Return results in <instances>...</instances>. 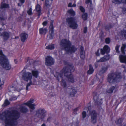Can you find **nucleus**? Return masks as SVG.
Listing matches in <instances>:
<instances>
[{"label": "nucleus", "instance_id": "1", "mask_svg": "<svg viewBox=\"0 0 126 126\" xmlns=\"http://www.w3.org/2000/svg\"><path fill=\"white\" fill-rule=\"evenodd\" d=\"M19 116V113L16 110L5 111L2 114L1 119L5 121L6 126H14L17 124V120Z\"/></svg>", "mask_w": 126, "mask_h": 126}, {"label": "nucleus", "instance_id": "2", "mask_svg": "<svg viewBox=\"0 0 126 126\" xmlns=\"http://www.w3.org/2000/svg\"><path fill=\"white\" fill-rule=\"evenodd\" d=\"M74 69V67L71 66L64 67L59 73V75L60 77L62 79L63 76L66 77L68 81L74 82L75 81L74 76L71 73L73 71Z\"/></svg>", "mask_w": 126, "mask_h": 126}, {"label": "nucleus", "instance_id": "3", "mask_svg": "<svg viewBox=\"0 0 126 126\" xmlns=\"http://www.w3.org/2000/svg\"><path fill=\"white\" fill-rule=\"evenodd\" d=\"M32 74L29 72H24L22 75V78L25 81H30L29 83H28L26 86V89L27 90H28V87L31 85L34 84L36 82L35 81L32 82V75L35 78H37V77L38 74V72L37 71L33 70L32 72Z\"/></svg>", "mask_w": 126, "mask_h": 126}, {"label": "nucleus", "instance_id": "4", "mask_svg": "<svg viewBox=\"0 0 126 126\" xmlns=\"http://www.w3.org/2000/svg\"><path fill=\"white\" fill-rule=\"evenodd\" d=\"M70 42L66 39H63L61 42L60 45L61 47L64 49L68 53L75 52L77 49L74 46H71Z\"/></svg>", "mask_w": 126, "mask_h": 126}, {"label": "nucleus", "instance_id": "5", "mask_svg": "<svg viewBox=\"0 0 126 126\" xmlns=\"http://www.w3.org/2000/svg\"><path fill=\"white\" fill-rule=\"evenodd\" d=\"M121 78L120 73H113L108 75L107 80V81L110 83H114L119 81Z\"/></svg>", "mask_w": 126, "mask_h": 126}, {"label": "nucleus", "instance_id": "6", "mask_svg": "<svg viewBox=\"0 0 126 126\" xmlns=\"http://www.w3.org/2000/svg\"><path fill=\"white\" fill-rule=\"evenodd\" d=\"M0 63L1 66L7 70H9L11 68V65L9 64L8 60L5 56L3 55L2 50L0 51Z\"/></svg>", "mask_w": 126, "mask_h": 126}, {"label": "nucleus", "instance_id": "7", "mask_svg": "<svg viewBox=\"0 0 126 126\" xmlns=\"http://www.w3.org/2000/svg\"><path fill=\"white\" fill-rule=\"evenodd\" d=\"M66 22L67 26L73 29H76L78 27L77 21L74 17H70L67 18Z\"/></svg>", "mask_w": 126, "mask_h": 126}, {"label": "nucleus", "instance_id": "8", "mask_svg": "<svg viewBox=\"0 0 126 126\" xmlns=\"http://www.w3.org/2000/svg\"><path fill=\"white\" fill-rule=\"evenodd\" d=\"M88 112L90 114L91 116V122L93 124L95 123L96 122V118L97 117V114L95 110H93L91 111H90L91 107L90 104H88Z\"/></svg>", "mask_w": 126, "mask_h": 126}, {"label": "nucleus", "instance_id": "9", "mask_svg": "<svg viewBox=\"0 0 126 126\" xmlns=\"http://www.w3.org/2000/svg\"><path fill=\"white\" fill-rule=\"evenodd\" d=\"M46 111L44 109L40 108L37 110L35 115L40 119L42 120L46 116Z\"/></svg>", "mask_w": 126, "mask_h": 126}, {"label": "nucleus", "instance_id": "10", "mask_svg": "<svg viewBox=\"0 0 126 126\" xmlns=\"http://www.w3.org/2000/svg\"><path fill=\"white\" fill-rule=\"evenodd\" d=\"M93 98L95 102V105H99L102 104V99H99L98 95L96 93L94 92L93 93Z\"/></svg>", "mask_w": 126, "mask_h": 126}, {"label": "nucleus", "instance_id": "11", "mask_svg": "<svg viewBox=\"0 0 126 126\" xmlns=\"http://www.w3.org/2000/svg\"><path fill=\"white\" fill-rule=\"evenodd\" d=\"M54 62L53 59L50 56H48L46 59L45 63L46 65L51 66Z\"/></svg>", "mask_w": 126, "mask_h": 126}, {"label": "nucleus", "instance_id": "12", "mask_svg": "<svg viewBox=\"0 0 126 126\" xmlns=\"http://www.w3.org/2000/svg\"><path fill=\"white\" fill-rule=\"evenodd\" d=\"M33 99H31L27 103L24 104L28 106L31 109V112L32 111V110H34L35 109L34 107L35 106V105L34 104H32V103L33 102Z\"/></svg>", "mask_w": 126, "mask_h": 126}, {"label": "nucleus", "instance_id": "13", "mask_svg": "<svg viewBox=\"0 0 126 126\" xmlns=\"http://www.w3.org/2000/svg\"><path fill=\"white\" fill-rule=\"evenodd\" d=\"M59 73H57V76L56 77L57 79L58 80V81H60V79L61 80V85L63 87H65L66 86V81L63 79V77L62 79H61V78L59 75Z\"/></svg>", "mask_w": 126, "mask_h": 126}, {"label": "nucleus", "instance_id": "14", "mask_svg": "<svg viewBox=\"0 0 126 126\" xmlns=\"http://www.w3.org/2000/svg\"><path fill=\"white\" fill-rule=\"evenodd\" d=\"M110 50L109 47L107 45H105L103 48L101 49V54L102 55H104L105 53H108L109 52Z\"/></svg>", "mask_w": 126, "mask_h": 126}, {"label": "nucleus", "instance_id": "15", "mask_svg": "<svg viewBox=\"0 0 126 126\" xmlns=\"http://www.w3.org/2000/svg\"><path fill=\"white\" fill-rule=\"evenodd\" d=\"M110 58V56L109 55H107L104 56V57L101 58L99 60H97L96 62L100 63L105 62L108 60Z\"/></svg>", "mask_w": 126, "mask_h": 126}, {"label": "nucleus", "instance_id": "16", "mask_svg": "<svg viewBox=\"0 0 126 126\" xmlns=\"http://www.w3.org/2000/svg\"><path fill=\"white\" fill-rule=\"evenodd\" d=\"M53 21L51 20L50 22V25L49 27V33L51 37H52L53 35L54 30L53 23Z\"/></svg>", "mask_w": 126, "mask_h": 126}, {"label": "nucleus", "instance_id": "17", "mask_svg": "<svg viewBox=\"0 0 126 126\" xmlns=\"http://www.w3.org/2000/svg\"><path fill=\"white\" fill-rule=\"evenodd\" d=\"M109 66V65H108L102 66L99 71V74L100 75H101L106 72Z\"/></svg>", "mask_w": 126, "mask_h": 126}, {"label": "nucleus", "instance_id": "18", "mask_svg": "<svg viewBox=\"0 0 126 126\" xmlns=\"http://www.w3.org/2000/svg\"><path fill=\"white\" fill-rule=\"evenodd\" d=\"M20 37L21 41L24 42L28 37V35L26 33H22L21 34Z\"/></svg>", "mask_w": 126, "mask_h": 126}, {"label": "nucleus", "instance_id": "19", "mask_svg": "<svg viewBox=\"0 0 126 126\" xmlns=\"http://www.w3.org/2000/svg\"><path fill=\"white\" fill-rule=\"evenodd\" d=\"M1 35L3 36V39L4 41H6L9 38L10 33L6 32H4Z\"/></svg>", "mask_w": 126, "mask_h": 126}, {"label": "nucleus", "instance_id": "20", "mask_svg": "<svg viewBox=\"0 0 126 126\" xmlns=\"http://www.w3.org/2000/svg\"><path fill=\"white\" fill-rule=\"evenodd\" d=\"M119 58L120 62L125 63H126V56L120 55L119 56Z\"/></svg>", "mask_w": 126, "mask_h": 126}, {"label": "nucleus", "instance_id": "21", "mask_svg": "<svg viewBox=\"0 0 126 126\" xmlns=\"http://www.w3.org/2000/svg\"><path fill=\"white\" fill-rule=\"evenodd\" d=\"M47 30L45 28H42L39 29V33L41 34L45 35L47 33Z\"/></svg>", "mask_w": 126, "mask_h": 126}, {"label": "nucleus", "instance_id": "22", "mask_svg": "<svg viewBox=\"0 0 126 126\" xmlns=\"http://www.w3.org/2000/svg\"><path fill=\"white\" fill-rule=\"evenodd\" d=\"M19 109L21 112L23 113L27 112L28 111V109L25 107L23 106H20Z\"/></svg>", "mask_w": 126, "mask_h": 126}, {"label": "nucleus", "instance_id": "23", "mask_svg": "<svg viewBox=\"0 0 126 126\" xmlns=\"http://www.w3.org/2000/svg\"><path fill=\"white\" fill-rule=\"evenodd\" d=\"M116 89V88L115 86H112L108 89L107 92L109 93H111L113 92L114 91H115Z\"/></svg>", "mask_w": 126, "mask_h": 126}, {"label": "nucleus", "instance_id": "24", "mask_svg": "<svg viewBox=\"0 0 126 126\" xmlns=\"http://www.w3.org/2000/svg\"><path fill=\"white\" fill-rule=\"evenodd\" d=\"M70 94L71 96H74L76 93V90L75 88H71L70 90Z\"/></svg>", "mask_w": 126, "mask_h": 126}, {"label": "nucleus", "instance_id": "25", "mask_svg": "<svg viewBox=\"0 0 126 126\" xmlns=\"http://www.w3.org/2000/svg\"><path fill=\"white\" fill-rule=\"evenodd\" d=\"M41 8L40 7L39 5L37 4L36 7V9L37 12L38 13V15L39 16H40L41 15Z\"/></svg>", "mask_w": 126, "mask_h": 126}, {"label": "nucleus", "instance_id": "26", "mask_svg": "<svg viewBox=\"0 0 126 126\" xmlns=\"http://www.w3.org/2000/svg\"><path fill=\"white\" fill-rule=\"evenodd\" d=\"M11 89L12 91L11 92H12L13 90L15 91H16L18 92H19L22 89V88H19L17 86L14 87L13 86L11 87Z\"/></svg>", "mask_w": 126, "mask_h": 126}, {"label": "nucleus", "instance_id": "27", "mask_svg": "<svg viewBox=\"0 0 126 126\" xmlns=\"http://www.w3.org/2000/svg\"><path fill=\"white\" fill-rule=\"evenodd\" d=\"M89 69L87 72V73L89 74H91L93 73L94 70L91 65H89Z\"/></svg>", "mask_w": 126, "mask_h": 126}, {"label": "nucleus", "instance_id": "28", "mask_svg": "<svg viewBox=\"0 0 126 126\" xmlns=\"http://www.w3.org/2000/svg\"><path fill=\"white\" fill-rule=\"evenodd\" d=\"M52 1H50L49 0H46L45 1V5L47 7H49L51 5Z\"/></svg>", "mask_w": 126, "mask_h": 126}, {"label": "nucleus", "instance_id": "29", "mask_svg": "<svg viewBox=\"0 0 126 126\" xmlns=\"http://www.w3.org/2000/svg\"><path fill=\"white\" fill-rule=\"evenodd\" d=\"M121 2L123 3H126V0H113L112 1L113 3L116 4Z\"/></svg>", "mask_w": 126, "mask_h": 126}, {"label": "nucleus", "instance_id": "30", "mask_svg": "<svg viewBox=\"0 0 126 126\" xmlns=\"http://www.w3.org/2000/svg\"><path fill=\"white\" fill-rule=\"evenodd\" d=\"M69 14L71 16H74L75 15V12L72 9L69 10L67 11Z\"/></svg>", "mask_w": 126, "mask_h": 126}, {"label": "nucleus", "instance_id": "31", "mask_svg": "<svg viewBox=\"0 0 126 126\" xmlns=\"http://www.w3.org/2000/svg\"><path fill=\"white\" fill-rule=\"evenodd\" d=\"M54 48V46L53 44H51L46 47V48L48 49H53Z\"/></svg>", "mask_w": 126, "mask_h": 126}, {"label": "nucleus", "instance_id": "32", "mask_svg": "<svg viewBox=\"0 0 126 126\" xmlns=\"http://www.w3.org/2000/svg\"><path fill=\"white\" fill-rule=\"evenodd\" d=\"M121 34L126 39V25L125 26L123 31H122Z\"/></svg>", "mask_w": 126, "mask_h": 126}, {"label": "nucleus", "instance_id": "33", "mask_svg": "<svg viewBox=\"0 0 126 126\" xmlns=\"http://www.w3.org/2000/svg\"><path fill=\"white\" fill-rule=\"evenodd\" d=\"M123 118H119L116 121V123L117 124L121 125L123 122Z\"/></svg>", "mask_w": 126, "mask_h": 126}, {"label": "nucleus", "instance_id": "34", "mask_svg": "<svg viewBox=\"0 0 126 126\" xmlns=\"http://www.w3.org/2000/svg\"><path fill=\"white\" fill-rule=\"evenodd\" d=\"M126 45L124 44H123L121 48V50L122 53L123 54H125L124 49L126 48Z\"/></svg>", "mask_w": 126, "mask_h": 126}, {"label": "nucleus", "instance_id": "35", "mask_svg": "<svg viewBox=\"0 0 126 126\" xmlns=\"http://www.w3.org/2000/svg\"><path fill=\"white\" fill-rule=\"evenodd\" d=\"M9 7V5L8 4L3 3L1 4V8H7Z\"/></svg>", "mask_w": 126, "mask_h": 126}, {"label": "nucleus", "instance_id": "36", "mask_svg": "<svg viewBox=\"0 0 126 126\" xmlns=\"http://www.w3.org/2000/svg\"><path fill=\"white\" fill-rule=\"evenodd\" d=\"M82 17L84 20H86L87 19V14L86 13H84L82 15Z\"/></svg>", "mask_w": 126, "mask_h": 126}, {"label": "nucleus", "instance_id": "37", "mask_svg": "<svg viewBox=\"0 0 126 126\" xmlns=\"http://www.w3.org/2000/svg\"><path fill=\"white\" fill-rule=\"evenodd\" d=\"M10 103V102L7 99H6L5 100L4 103L3 105L4 106H6L9 105Z\"/></svg>", "mask_w": 126, "mask_h": 126}, {"label": "nucleus", "instance_id": "38", "mask_svg": "<svg viewBox=\"0 0 126 126\" xmlns=\"http://www.w3.org/2000/svg\"><path fill=\"white\" fill-rule=\"evenodd\" d=\"M80 55L84 54V52L83 51V47L81 46L80 48Z\"/></svg>", "mask_w": 126, "mask_h": 126}, {"label": "nucleus", "instance_id": "39", "mask_svg": "<svg viewBox=\"0 0 126 126\" xmlns=\"http://www.w3.org/2000/svg\"><path fill=\"white\" fill-rule=\"evenodd\" d=\"M17 97L16 96H13L10 98L9 100L10 101L15 100L17 99Z\"/></svg>", "mask_w": 126, "mask_h": 126}, {"label": "nucleus", "instance_id": "40", "mask_svg": "<svg viewBox=\"0 0 126 126\" xmlns=\"http://www.w3.org/2000/svg\"><path fill=\"white\" fill-rule=\"evenodd\" d=\"M19 1L20 3H18V5L19 6H21L23 3L25 1L24 0H19Z\"/></svg>", "mask_w": 126, "mask_h": 126}, {"label": "nucleus", "instance_id": "41", "mask_svg": "<svg viewBox=\"0 0 126 126\" xmlns=\"http://www.w3.org/2000/svg\"><path fill=\"white\" fill-rule=\"evenodd\" d=\"M27 12L28 14L29 15H31L32 14V9L31 8H30L28 10H27Z\"/></svg>", "mask_w": 126, "mask_h": 126}, {"label": "nucleus", "instance_id": "42", "mask_svg": "<svg viewBox=\"0 0 126 126\" xmlns=\"http://www.w3.org/2000/svg\"><path fill=\"white\" fill-rule=\"evenodd\" d=\"M111 26L110 25H107L105 26V29L106 30L108 31L111 28Z\"/></svg>", "mask_w": 126, "mask_h": 126}, {"label": "nucleus", "instance_id": "43", "mask_svg": "<svg viewBox=\"0 0 126 126\" xmlns=\"http://www.w3.org/2000/svg\"><path fill=\"white\" fill-rule=\"evenodd\" d=\"M105 42L107 44H109L110 42V39L109 38H106L105 40Z\"/></svg>", "mask_w": 126, "mask_h": 126}, {"label": "nucleus", "instance_id": "44", "mask_svg": "<svg viewBox=\"0 0 126 126\" xmlns=\"http://www.w3.org/2000/svg\"><path fill=\"white\" fill-rule=\"evenodd\" d=\"M119 47V46L117 45L115 47V49L117 52L119 53V52L118 50Z\"/></svg>", "mask_w": 126, "mask_h": 126}, {"label": "nucleus", "instance_id": "45", "mask_svg": "<svg viewBox=\"0 0 126 126\" xmlns=\"http://www.w3.org/2000/svg\"><path fill=\"white\" fill-rule=\"evenodd\" d=\"M79 108H77L75 109L74 110V112L73 113L75 115H76L77 114V111L79 109Z\"/></svg>", "mask_w": 126, "mask_h": 126}, {"label": "nucleus", "instance_id": "46", "mask_svg": "<svg viewBox=\"0 0 126 126\" xmlns=\"http://www.w3.org/2000/svg\"><path fill=\"white\" fill-rule=\"evenodd\" d=\"M82 117L84 118L86 117V112L85 111H83L82 112Z\"/></svg>", "mask_w": 126, "mask_h": 126}, {"label": "nucleus", "instance_id": "47", "mask_svg": "<svg viewBox=\"0 0 126 126\" xmlns=\"http://www.w3.org/2000/svg\"><path fill=\"white\" fill-rule=\"evenodd\" d=\"M79 9L81 12H85V9L82 6H80Z\"/></svg>", "mask_w": 126, "mask_h": 126}, {"label": "nucleus", "instance_id": "48", "mask_svg": "<svg viewBox=\"0 0 126 126\" xmlns=\"http://www.w3.org/2000/svg\"><path fill=\"white\" fill-rule=\"evenodd\" d=\"M52 119V118L51 117H48L47 119V122H50Z\"/></svg>", "mask_w": 126, "mask_h": 126}, {"label": "nucleus", "instance_id": "49", "mask_svg": "<svg viewBox=\"0 0 126 126\" xmlns=\"http://www.w3.org/2000/svg\"><path fill=\"white\" fill-rule=\"evenodd\" d=\"M99 49H98L97 51L95 52V54L97 56H99L100 55V53H99Z\"/></svg>", "mask_w": 126, "mask_h": 126}, {"label": "nucleus", "instance_id": "50", "mask_svg": "<svg viewBox=\"0 0 126 126\" xmlns=\"http://www.w3.org/2000/svg\"><path fill=\"white\" fill-rule=\"evenodd\" d=\"M122 11L124 14L126 13V8H122Z\"/></svg>", "mask_w": 126, "mask_h": 126}, {"label": "nucleus", "instance_id": "51", "mask_svg": "<svg viewBox=\"0 0 126 126\" xmlns=\"http://www.w3.org/2000/svg\"><path fill=\"white\" fill-rule=\"evenodd\" d=\"M89 3H90L91 4H92V1L91 0H87L86 1L85 3L86 4H87Z\"/></svg>", "mask_w": 126, "mask_h": 126}, {"label": "nucleus", "instance_id": "52", "mask_svg": "<svg viewBox=\"0 0 126 126\" xmlns=\"http://www.w3.org/2000/svg\"><path fill=\"white\" fill-rule=\"evenodd\" d=\"M87 31V28L86 27H85L84 28V33H86Z\"/></svg>", "mask_w": 126, "mask_h": 126}, {"label": "nucleus", "instance_id": "53", "mask_svg": "<svg viewBox=\"0 0 126 126\" xmlns=\"http://www.w3.org/2000/svg\"><path fill=\"white\" fill-rule=\"evenodd\" d=\"M47 21H45L42 23V24L44 26H46L47 24Z\"/></svg>", "mask_w": 126, "mask_h": 126}, {"label": "nucleus", "instance_id": "54", "mask_svg": "<svg viewBox=\"0 0 126 126\" xmlns=\"http://www.w3.org/2000/svg\"><path fill=\"white\" fill-rule=\"evenodd\" d=\"M80 56L81 58L82 59H84L85 58L84 54L80 55Z\"/></svg>", "mask_w": 126, "mask_h": 126}, {"label": "nucleus", "instance_id": "55", "mask_svg": "<svg viewBox=\"0 0 126 126\" xmlns=\"http://www.w3.org/2000/svg\"><path fill=\"white\" fill-rule=\"evenodd\" d=\"M72 3H69L68 5V6L70 7H72Z\"/></svg>", "mask_w": 126, "mask_h": 126}, {"label": "nucleus", "instance_id": "56", "mask_svg": "<svg viewBox=\"0 0 126 126\" xmlns=\"http://www.w3.org/2000/svg\"><path fill=\"white\" fill-rule=\"evenodd\" d=\"M14 61L15 63L16 64H17V63L18 61L16 59H15L14 60Z\"/></svg>", "mask_w": 126, "mask_h": 126}, {"label": "nucleus", "instance_id": "57", "mask_svg": "<svg viewBox=\"0 0 126 126\" xmlns=\"http://www.w3.org/2000/svg\"><path fill=\"white\" fill-rule=\"evenodd\" d=\"M54 123L56 125H57L58 124V122H57L55 121V122H54Z\"/></svg>", "mask_w": 126, "mask_h": 126}, {"label": "nucleus", "instance_id": "58", "mask_svg": "<svg viewBox=\"0 0 126 126\" xmlns=\"http://www.w3.org/2000/svg\"><path fill=\"white\" fill-rule=\"evenodd\" d=\"M76 5L75 3H74L72 6V7H75Z\"/></svg>", "mask_w": 126, "mask_h": 126}, {"label": "nucleus", "instance_id": "59", "mask_svg": "<svg viewBox=\"0 0 126 126\" xmlns=\"http://www.w3.org/2000/svg\"><path fill=\"white\" fill-rule=\"evenodd\" d=\"M18 38H19V37L18 36H17L15 37V39H17Z\"/></svg>", "mask_w": 126, "mask_h": 126}, {"label": "nucleus", "instance_id": "60", "mask_svg": "<svg viewBox=\"0 0 126 126\" xmlns=\"http://www.w3.org/2000/svg\"><path fill=\"white\" fill-rule=\"evenodd\" d=\"M41 126H46V125L45 124H44L42 125Z\"/></svg>", "mask_w": 126, "mask_h": 126}, {"label": "nucleus", "instance_id": "61", "mask_svg": "<svg viewBox=\"0 0 126 126\" xmlns=\"http://www.w3.org/2000/svg\"><path fill=\"white\" fill-rule=\"evenodd\" d=\"M0 19L1 20H4L1 17H0Z\"/></svg>", "mask_w": 126, "mask_h": 126}, {"label": "nucleus", "instance_id": "62", "mask_svg": "<svg viewBox=\"0 0 126 126\" xmlns=\"http://www.w3.org/2000/svg\"><path fill=\"white\" fill-rule=\"evenodd\" d=\"M84 109H87V108H84Z\"/></svg>", "mask_w": 126, "mask_h": 126}, {"label": "nucleus", "instance_id": "63", "mask_svg": "<svg viewBox=\"0 0 126 126\" xmlns=\"http://www.w3.org/2000/svg\"><path fill=\"white\" fill-rule=\"evenodd\" d=\"M125 85L126 86V83L125 84Z\"/></svg>", "mask_w": 126, "mask_h": 126}, {"label": "nucleus", "instance_id": "64", "mask_svg": "<svg viewBox=\"0 0 126 126\" xmlns=\"http://www.w3.org/2000/svg\"><path fill=\"white\" fill-rule=\"evenodd\" d=\"M124 126H126V125H125Z\"/></svg>", "mask_w": 126, "mask_h": 126}]
</instances>
